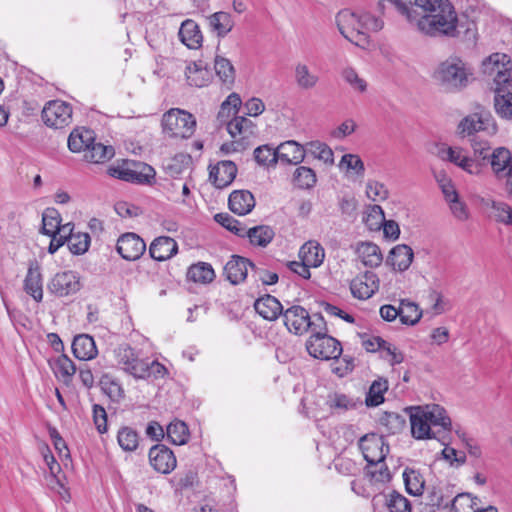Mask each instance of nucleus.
<instances>
[{
    "mask_svg": "<svg viewBox=\"0 0 512 512\" xmlns=\"http://www.w3.org/2000/svg\"><path fill=\"white\" fill-rule=\"evenodd\" d=\"M282 316L284 325L288 331L295 335H302L309 329H311L312 332L315 330L314 326L316 323L311 321L308 311L300 305L289 307L283 312Z\"/></svg>",
    "mask_w": 512,
    "mask_h": 512,
    "instance_id": "9",
    "label": "nucleus"
},
{
    "mask_svg": "<svg viewBox=\"0 0 512 512\" xmlns=\"http://www.w3.org/2000/svg\"><path fill=\"white\" fill-rule=\"evenodd\" d=\"M155 174L152 166L143 164L141 165V170L115 169L112 175L126 182L147 185L152 183Z\"/></svg>",
    "mask_w": 512,
    "mask_h": 512,
    "instance_id": "23",
    "label": "nucleus"
},
{
    "mask_svg": "<svg viewBox=\"0 0 512 512\" xmlns=\"http://www.w3.org/2000/svg\"><path fill=\"white\" fill-rule=\"evenodd\" d=\"M72 352L79 360L94 358L97 355L94 339L87 334L76 336L72 342Z\"/></svg>",
    "mask_w": 512,
    "mask_h": 512,
    "instance_id": "35",
    "label": "nucleus"
},
{
    "mask_svg": "<svg viewBox=\"0 0 512 512\" xmlns=\"http://www.w3.org/2000/svg\"><path fill=\"white\" fill-rule=\"evenodd\" d=\"M248 268L254 270V263L247 258L233 255L224 266V274L231 284L237 285L246 279Z\"/></svg>",
    "mask_w": 512,
    "mask_h": 512,
    "instance_id": "18",
    "label": "nucleus"
},
{
    "mask_svg": "<svg viewBox=\"0 0 512 512\" xmlns=\"http://www.w3.org/2000/svg\"><path fill=\"white\" fill-rule=\"evenodd\" d=\"M23 290L32 297V299L40 303L43 300V277L41 268L37 261L29 262L28 270L23 281Z\"/></svg>",
    "mask_w": 512,
    "mask_h": 512,
    "instance_id": "17",
    "label": "nucleus"
},
{
    "mask_svg": "<svg viewBox=\"0 0 512 512\" xmlns=\"http://www.w3.org/2000/svg\"><path fill=\"white\" fill-rule=\"evenodd\" d=\"M462 495L453 496V492L448 485L433 486L428 491V505L440 509H447L450 505H454Z\"/></svg>",
    "mask_w": 512,
    "mask_h": 512,
    "instance_id": "27",
    "label": "nucleus"
},
{
    "mask_svg": "<svg viewBox=\"0 0 512 512\" xmlns=\"http://www.w3.org/2000/svg\"><path fill=\"white\" fill-rule=\"evenodd\" d=\"M496 114L505 120H512V82L493 87Z\"/></svg>",
    "mask_w": 512,
    "mask_h": 512,
    "instance_id": "21",
    "label": "nucleus"
},
{
    "mask_svg": "<svg viewBox=\"0 0 512 512\" xmlns=\"http://www.w3.org/2000/svg\"><path fill=\"white\" fill-rule=\"evenodd\" d=\"M358 253L363 264L371 268L378 267L383 261L380 248L371 242L361 243L358 247Z\"/></svg>",
    "mask_w": 512,
    "mask_h": 512,
    "instance_id": "44",
    "label": "nucleus"
},
{
    "mask_svg": "<svg viewBox=\"0 0 512 512\" xmlns=\"http://www.w3.org/2000/svg\"><path fill=\"white\" fill-rule=\"evenodd\" d=\"M388 390V381L384 378L374 380L369 388L365 402L369 407H375L384 402V394Z\"/></svg>",
    "mask_w": 512,
    "mask_h": 512,
    "instance_id": "48",
    "label": "nucleus"
},
{
    "mask_svg": "<svg viewBox=\"0 0 512 512\" xmlns=\"http://www.w3.org/2000/svg\"><path fill=\"white\" fill-rule=\"evenodd\" d=\"M438 155L441 159L453 163L471 175H477L481 171L480 164L469 157L461 147L443 145L439 148Z\"/></svg>",
    "mask_w": 512,
    "mask_h": 512,
    "instance_id": "11",
    "label": "nucleus"
},
{
    "mask_svg": "<svg viewBox=\"0 0 512 512\" xmlns=\"http://www.w3.org/2000/svg\"><path fill=\"white\" fill-rule=\"evenodd\" d=\"M116 250L127 261L139 259L146 250V244L136 233L128 232L117 240Z\"/></svg>",
    "mask_w": 512,
    "mask_h": 512,
    "instance_id": "12",
    "label": "nucleus"
},
{
    "mask_svg": "<svg viewBox=\"0 0 512 512\" xmlns=\"http://www.w3.org/2000/svg\"><path fill=\"white\" fill-rule=\"evenodd\" d=\"M275 236V232L272 227L268 225H259L247 229L245 231V237H247L250 243L254 246L266 247Z\"/></svg>",
    "mask_w": 512,
    "mask_h": 512,
    "instance_id": "41",
    "label": "nucleus"
},
{
    "mask_svg": "<svg viewBox=\"0 0 512 512\" xmlns=\"http://www.w3.org/2000/svg\"><path fill=\"white\" fill-rule=\"evenodd\" d=\"M490 164L495 177H498L512 166L511 152L505 147L494 149L490 155Z\"/></svg>",
    "mask_w": 512,
    "mask_h": 512,
    "instance_id": "42",
    "label": "nucleus"
},
{
    "mask_svg": "<svg viewBox=\"0 0 512 512\" xmlns=\"http://www.w3.org/2000/svg\"><path fill=\"white\" fill-rule=\"evenodd\" d=\"M341 76L353 90L360 93H364L367 90V82L358 75L354 68H344L341 72Z\"/></svg>",
    "mask_w": 512,
    "mask_h": 512,
    "instance_id": "64",
    "label": "nucleus"
},
{
    "mask_svg": "<svg viewBox=\"0 0 512 512\" xmlns=\"http://www.w3.org/2000/svg\"><path fill=\"white\" fill-rule=\"evenodd\" d=\"M228 205L232 212L243 216L255 207V198L248 190H235L229 196Z\"/></svg>",
    "mask_w": 512,
    "mask_h": 512,
    "instance_id": "31",
    "label": "nucleus"
},
{
    "mask_svg": "<svg viewBox=\"0 0 512 512\" xmlns=\"http://www.w3.org/2000/svg\"><path fill=\"white\" fill-rule=\"evenodd\" d=\"M117 442L125 452H134L139 446L140 437L136 430L131 427L124 426L118 430Z\"/></svg>",
    "mask_w": 512,
    "mask_h": 512,
    "instance_id": "47",
    "label": "nucleus"
},
{
    "mask_svg": "<svg viewBox=\"0 0 512 512\" xmlns=\"http://www.w3.org/2000/svg\"><path fill=\"white\" fill-rule=\"evenodd\" d=\"M237 166L232 161H220L211 168L209 179L219 189L229 186L235 179Z\"/></svg>",
    "mask_w": 512,
    "mask_h": 512,
    "instance_id": "19",
    "label": "nucleus"
},
{
    "mask_svg": "<svg viewBox=\"0 0 512 512\" xmlns=\"http://www.w3.org/2000/svg\"><path fill=\"white\" fill-rule=\"evenodd\" d=\"M308 353L317 359L330 360L338 358L342 353L341 343L325 332H314L306 343Z\"/></svg>",
    "mask_w": 512,
    "mask_h": 512,
    "instance_id": "6",
    "label": "nucleus"
},
{
    "mask_svg": "<svg viewBox=\"0 0 512 512\" xmlns=\"http://www.w3.org/2000/svg\"><path fill=\"white\" fill-rule=\"evenodd\" d=\"M49 363L56 378L60 379L64 383H69L76 372L74 362L65 354H61Z\"/></svg>",
    "mask_w": 512,
    "mask_h": 512,
    "instance_id": "38",
    "label": "nucleus"
},
{
    "mask_svg": "<svg viewBox=\"0 0 512 512\" xmlns=\"http://www.w3.org/2000/svg\"><path fill=\"white\" fill-rule=\"evenodd\" d=\"M293 77L296 86L301 90H312L319 83V76L311 71L310 67L303 63L298 62L293 69Z\"/></svg>",
    "mask_w": 512,
    "mask_h": 512,
    "instance_id": "33",
    "label": "nucleus"
},
{
    "mask_svg": "<svg viewBox=\"0 0 512 512\" xmlns=\"http://www.w3.org/2000/svg\"><path fill=\"white\" fill-rule=\"evenodd\" d=\"M422 312L418 305L409 300H401L399 305V318L405 325H415L421 319Z\"/></svg>",
    "mask_w": 512,
    "mask_h": 512,
    "instance_id": "49",
    "label": "nucleus"
},
{
    "mask_svg": "<svg viewBox=\"0 0 512 512\" xmlns=\"http://www.w3.org/2000/svg\"><path fill=\"white\" fill-rule=\"evenodd\" d=\"M178 252L177 242L169 236L155 238L149 247L150 256L156 261H166Z\"/></svg>",
    "mask_w": 512,
    "mask_h": 512,
    "instance_id": "22",
    "label": "nucleus"
},
{
    "mask_svg": "<svg viewBox=\"0 0 512 512\" xmlns=\"http://www.w3.org/2000/svg\"><path fill=\"white\" fill-rule=\"evenodd\" d=\"M178 36L180 41L189 49H198L202 45L203 36L199 25L192 19L182 22Z\"/></svg>",
    "mask_w": 512,
    "mask_h": 512,
    "instance_id": "29",
    "label": "nucleus"
},
{
    "mask_svg": "<svg viewBox=\"0 0 512 512\" xmlns=\"http://www.w3.org/2000/svg\"><path fill=\"white\" fill-rule=\"evenodd\" d=\"M67 245L73 254H84L89 248L90 236L87 233H74L67 236Z\"/></svg>",
    "mask_w": 512,
    "mask_h": 512,
    "instance_id": "61",
    "label": "nucleus"
},
{
    "mask_svg": "<svg viewBox=\"0 0 512 512\" xmlns=\"http://www.w3.org/2000/svg\"><path fill=\"white\" fill-rule=\"evenodd\" d=\"M413 257L414 253L410 246L399 244L390 250L386 263L390 265L393 270L403 272L410 267Z\"/></svg>",
    "mask_w": 512,
    "mask_h": 512,
    "instance_id": "24",
    "label": "nucleus"
},
{
    "mask_svg": "<svg viewBox=\"0 0 512 512\" xmlns=\"http://www.w3.org/2000/svg\"><path fill=\"white\" fill-rule=\"evenodd\" d=\"M151 466L159 473L169 474L177 465L173 451L163 444L154 445L149 451Z\"/></svg>",
    "mask_w": 512,
    "mask_h": 512,
    "instance_id": "14",
    "label": "nucleus"
},
{
    "mask_svg": "<svg viewBox=\"0 0 512 512\" xmlns=\"http://www.w3.org/2000/svg\"><path fill=\"white\" fill-rule=\"evenodd\" d=\"M339 167L347 172L352 171L358 177L364 176V162L356 154H344L340 160Z\"/></svg>",
    "mask_w": 512,
    "mask_h": 512,
    "instance_id": "60",
    "label": "nucleus"
},
{
    "mask_svg": "<svg viewBox=\"0 0 512 512\" xmlns=\"http://www.w3.org/2000/svg\"><path fill=\"white\" fill-rule=\"evenodd\" d=\"M326 404L331 410H335L339 413L353 409L356 406V403L353 399L345 394L337 392L328 396Z\"/></svg>",
    "mask_w": 512,
    "mask_h": 512,
    "instance_id": "59",
    "label": "nucleus"
},
{
    "mask_svg": "<svg viewBox=\"0 0 512 512\" xmlns=\"http://www.w3.org/2000/svg\"><path fill=\"white\" fill-rule=\"evenodd\" d=\"M214 219L221 226L227 230L233 232L239 237H245L246 227L237 219L232 217L228 213H218L214 216Z\"/></svg>",
    "mask_w": 512,
    "mask_h": 512,
    "instance_id": "58",
    "label": "nucleus"
},
{
    "mask_svg": "<svg viewBox=\"0 0 512 512\" xmlns=\"http://www.w3.org/2000/svg\"><path fill=\"white\" fill-rule=\"evenodd\" d=\"M114 356L117 365L134 378L136 374L143 371L141 364L144 359H140L134 348L129 344L123 343L118 345L114 350Z\"/></svg>",
    "mask_w": 512,
    "mask_h": 512,
    "instance_id": "15",
    "label": "nucleus"
},
{
    "mask_svg": "<svg viewBox=\"0 0 512 512\" xmlns=\"http://www.w3.org/2000/svg\"><path fill=\"white\" fill-rule=\"evenodd\" d=\"M335 22L340 34L358 47H365L369 44V37L363 30L361 16L349 9L339 11Z\"/></svg>",
    "mask_w": 512,
    "mask_h": 512,
    "instance_id": "4",
    "label": "nucleus"
},
{
    "mask_svg": "<svg viewBox=\"0 0 512 512\" xmlns=\"http://www.w3.org/2000/svg\"><path fill=\"white\" fill-rule=\"evenodd\" d=\"M481 70L492 78L494 87L512 83V61L505 53H492L482 61Z\"/></svg>",
    "mask_w": 512,
    "mask_h": 512,
    "instance_id": "5",
    "label": "nucleus"
},
{
    "mask_svg": "<svg viewBox=\"0 0 512 512\" xmlns=\"http://www.w3.org/2000/svg\"><path fill=\"white\" fill-rule=\"evenodd\" d=\"M168 440L175 445H183L188 441L189 430L185 422L175 420L166 429Z\"/></svg>",
    "mask_w": 512,
    "mask_h": 512,
    "instance_id": "51",
    "label": "nucleus"
},
{
    "mask_svg": "<svg viewBox=\"0 0 512 512\" xmlns=\"http://www.w3.org/2000/svg\"><path fill=\"white\" fill-rule=\"evenodd\" d=\"M163 132L173 138H189L196 128L194 116L184 110L170 109L162 117Z\"/></svg>",
    "mask_w": 512,
    "mask_h": 512,
    "instance_id": "3",
    "label": "nucleus"
},
{
    "mask_svg": "<svg viewBox=\"0 0 512 512\" xmlns=\"http://www.w3.org/2000/svg\"><path fill=\"white\" fill-rule=\"evenodd\" d=\"M379 289V278L372 271H366L355 277L350 283V290L355 298L366 300Z\"/></svg>",
    "mask_w": 512,
    "mask_h": 512,
    "instance_id": "16",
    "label": "nucleus"
},
{
    "mask_svg": "<svg viewBox=\"0 0 512 512\" xmlns=\"http://www.w3.org/2000/svg\"><path fill=\"white\" fill-rule=\"evenodd\" d=\"M378 8L382 13H385L387 9H394L404 16L410 24L414 23L416 12H418V9L402 0H379Z\"/></svg>",
    "mask_w": 512,
    "mask_h": 512,
    "instance_id": "40",
    "label": "nucleus"
},
{
    "mask_svg": "<svg viewBox=\"0 0 512 512\" xmlns=\"http://www.w3.org/2000/svg\"><path fill=\"white\" fill-rule=\"evenodd\" d=\"M410 414L411 432L416 439H426L434 437L432 429L427 418L426 408L413 407Z\"/></svg>",
    "mask_w": 512,
    "mask_h": 512,
    "instance_id": "26",
    "label": "nucleus"
},
{
    "mask_svg": "<svg viewBox=\"0 0 512 512\" xmlns=\"http://www.w3.org/2000/svg\"><path fill=\"white\" fill-rule=\"evenodd\" d=\"M403 480L406 491L409 494L413 496H420L423 494L425 480L418 470L407 467L403 472Z\"/></svg>",
    "mask_w": 512,
    "mask_h": 512,
    "instance_id": "45",
    "label": "nucleus"
},
{
    "mask_svg": "<svg viewBox=\"0 0 512 512\" xmlns=\"http://www.w3.org/2000/svg\"><path fill=\"white\" fill-rule=\"evenodd\" d=\"M95 140L94 131L87 128L74 129L68 138V147L74 153H85Z\"/></svg>",
    "mask_w": 512,
    "mask_h": 512,
    "instance_id": "34",
    "label": "nucleus"
},
{
    "mask_svg": "<svg viewBox=\"0 0 512 512\" xmlns=\"http://www.w3.org/2000/svg\"><path fill=\"white\" fill-rule=\"evenodd\" d=\"M307 152L323 161L325 164H333L334 153L332 149L325 143L319 141H312L307 144Z\"/></svg>",
    "mask_w": 512,
    "mask_h": 512,
    "instance_id": "56",
    "label": "nucleus"
},
{
    "mask_svg": "<svg viewBox=\"0 0 512 512\" xmlns=\"http://www.w3.org/2000/svg\"><path fill=\"white\" fill-rule=\"evenodd\" d=\"M114 156V149L112 146H106L102 143H96L90 145L88 150L84 153V159L90 163H102L111 159Z\"/></svg>",
    "mask_w": 512,
    "mask_h": 512,
    "instance_id": "46",
    "label": "nucleus"
},
{
    "mask_svg": "<svg viewBox=\"0 0 512 512\" xmlns=\"http://www.w3.org/2000/svg\"><path fill=\"white\" fill-rule=\"evenodd\" d=\"M366 475L370 478L371 481L379 483H385L391 479V474L388 466L385 463V460L367 464Z\"/></svg>",
    "mask_w": 512,
    "mask_h": 512,
    "instance_id": "55",
    "label": "nucleus"
},
{
    "mask_svg": "<svg viewBox=\"0 0 512 512\" xmlns=\"http://www.w3.org/2000/svg\"><path fill=\"white\" fill-rule=\"evenodd\" d=\"M471 75L460 58L451 57L439 64L434 78L445 91L458 92L468 85Z\"/></svg>",
    "mask_w": 512,
    "mask_h": 512,
    "instance_id": "2",
    "label": "nucleus"
},
{
    "mask_svg": "<svg viewBox=\"0 0 512 512\" xmlns=\"http://www.w3.org/2000/svg\"><path fill=\"white\" fill-rule=\"evenodd\" d=\"M293 181L301 189H310L316 184L317 178L313 169L300 166L293 174Z\"/></svg>",
    "mask_w": 512,
    "mask_h": 512,
    "instance_id": "54",
    "label": "nucleus"
},
{
    "mask_svg": "<svg viewBox=\"0 0 512 512\" xmlns=\"http://www.w3.org/2000/svg\"><path fill=\"white\" fill-rule=\"evenodd\" d=\"M61 216L55 208H47L42 214L41 232L44 235L57 234L60 230Z\"/></svg>",
    "mask_w": 512,
    "mask_h": 512,
    "instance_id": "52",
    "label": "nucleus"
},
{
    "mask_svg": "<svg viewBox=\"0 0 512 512\" xmlns=\"http://www.w3.org/2000/svg\"><path fill=\"white\" fill-rule=\"evenodd\" d=\"M256 125L244 116H235L227 123V131L236 141L241 142L255 134Z\"/></svg>",
    "mask_w": 512,
    "mask_h": 512,
    "instance_id": "28",
    "label": "nucleus"
},
{
    "mask_svg": "<svg viewBox=\"0 0 512 512\" xmlns=\"http://www.w3.org/2000/svg\"><path fill=\"white\" fill-rule=\"evenodd\" d=\"M458 132L462 136L474 137L479 132L491 136L497 132V124L490 112L480 111L463 118L458 125Z\"/></svg>",
    "mask_w": 512,
    "mask_h": 512,
    "instance_id": "7",
    "label": "nucleus"
},
{
    "mask_svg": "<svg viewBox=\"0 0 512 512\" xmlns=\"http://www.w3.org/2000/svg\"><path fill=\"white\" fill-rule=\"evenodd\" d=\"M79 289V278L75 272L70 270L55 274L48 284V290L58 297L74 294Z\"/></svg>",
    "mask_w": 512,
    "mask_h": 512,
    "instance_id": "13",
    "label": "nucleus"
},
{
    "mask_svg": "<svg viewBox=\"0 0 512 512\" xmlns=\"http://www.w3.org/2000/svg\"><path fill=\"white\" fill-rule=\"evenodd\" d=\"M254 158L259 165H275L278 162L277 148L267 144L259 146L254 150Z\"/></svg>",
    "mask_w": 512,
    "mask_h": 512,
    "instance_id": "62",
    "label": "nucleus"
},
{
    "mask_svg": "<svg viewBox=\"0 0 512 512\" xmlns=\"http://www.w3.org/2000/svg\"><path fill=\"white\" fill-rule=\"evenodd\" d=\"M366 195L373 202H379L388 198L389 191L383 183L370 179L366 183Z\"/></svg>",
    "mask_w": 512,
    "mask_h": 512,
    "instance_id": "63",
    "label": "nucleus"
},
{
    "mask_svg": "<svg viewBox=\"0 0 512 512\" xmlns=\"http://www.w3.org/2000/svg\"><path fill=\"white\" fill-rule=\"evenodd\" d=\"M358 444L367 464L381 462L389 453V445L384 437L375 433L362 436Z\"/></svg>",
    "mask_w": 512,
    "mask_h": 512,
    "instance_id": "10",
    "label": "nucleus"
},
{
    "mask_svg": "<svg viewBox=\"0 0 512 512\" xmlns=\"http://www.w3.org/2000/svg\"><path fill=\"white\" fill-rule=\"evenodd\" d=\"M425 35L455 37L457 35L458 17L449 0H434L426 14L416 12L414 23Z\"/></svg>",
    "mask_w": 512,
    "mask_h": 512,
    "instance_id": "1",
    "label": "nucleus"
},
{
    "mask_svg": "<svg viewBox=\"0 0 512 512\" xmlns=\"http://www.w3.org/2000/svg\"><path fill=\"white\" fill-rule=\"evenodd\" d=\"M186 79L190 86L204 87L210 81L209 71L196 63H193L186 68Z\"/></svg>",
    "mask_w": 512,
    "mask_h": 512,
    "instance_id": "50",
    "label": "nucleus"
},
{
    "mask_svg": "<svg viewBox=\"0 0 512 512\" xmlns=\"http://www.w3.org/2000/svg\"><path fill=\"white\" fill-rule=\"evenodd\" d=\"M299 257L311 267L317 268L323 263L325 252L318 242L308 241L300 248Z\"/></svg>",
    "mask_w": 512,
    "mask_h": 512,
    "instance_id": "36",
    "label": "nucleus"
},
{
    "mask_svg": "<svg viewBox=\"0 0 512 512\" xmlns=\"http://www.w3.org/2000/svg\"><path fill=\"white\" fill-rule=\"evenodd\" d=\"M373 503H383L389 512H412L410 501L397 491L377 495L373 498Z\"/></svg>",
    "mask_w": 512,
    "mask_h": 512,
    "instance_id": "30",
    "label": "nucleus"
},
{
    "mask_svg": "<svg viewBox=\"0 0 512 512\" xmlns=\"http://www.w3.org/2000/svg\"><path fill=\"white\" fill-rule=\"evenodd\" d=\"M187 277L195 283L208 284L214 280L215 272L209 263L198 262L189 267Z\"/></svg>",
    "mask_w": 512,
    "mask_h": 512,
    "instance_id": "43",
    "label": "nucleus"
},
{
    "mask_svg": "<svg viewBox=\"0 0 512 512\" xmlns=\"http://www.w3.org/2000/svg\"><path fill=\"white\" fill-rule=\"evenodd\" d=\"M427 418L430 427L437 428L438 432L442 431H450L452 428L451 419L448 417L446 410L440 405L434 404L432 406L426 407Z\"/></svg>",
    "mask_w": 512,
    "mask_h": 512,
    "instance_id": "39",
    "label": "nucleus"
},
{
    "mask_svg": "<svg viewBox=\"0 0 512 512\" xmlns=\"http://www.w3.org/2000/svg\"><path fill=\"white\" fill-rule=\"evenodd\" d=\"M216 75L219 79L226 84H232L235 80V71L231 62L224 58L217 56L214 64Z\"/></svg>",
    "mask_w": 512,
    "mask_h": 512,
    "instance_id": "57",
    "label": "nucleus"
},
{
    "mask_svg": "<svg viewBox=\"0 0 512 512\" xmlns=\"http://www.w3.org/2000/svg\"><path fill=\"white\" fill-rule=\"evenodd\" d=\"M480 204L489 209V217L497 223L512 226V206L502 200L482 198Z\"/></svg>",
    "mask_w": 512,
    "mask_h": 512,
    "instance_id": "20",
    "label": "nucleus"
},
{
    "mask_svg": "<svg viewBox=\"0 0 512 512\" xmlns=\"http://www.w3.org/2000/svg\"><path fill=\"white\" fill-rule=\"evenodd\" d=\"M305 149L294 140L281 143L277 147L278 160L286 164L297 165L305 158Z\"/></svg>",
    "mask_w": 512,
    "mask_h": 512,
    "instance_id": "32",
    "label": "nucleus"
},
{
    "mask_svg": "<svg viewBox=\"0 0 512 512\" xmlns=\"http://www.w3.org/2000/svg\"><path fill=\"white\" fill-rule=\"evenodd\" d=\"M143 371L136 374V379H159L163 378L167 373L166 367L157 360L149 361L144 359L141 364Z\"/></svg>",
    "mask_w": 512,
    "mask_h": 512,
    "instance_id": "53",
    "label": "nucleus"
},
{
    "mask_svg": "<svg viewBox=\"0 0 512 512\" xmlns=\"http://www.w3.org/2000/svg\"><path fill=\"white\" fill-rule=\"evenodd\" d=\"M42 119L48 127L62 129L72 121V107L61 100L49 101L42 110Z\"/></svg>",
    "mask_w": 512,
    "mask_h": 512,
    "instance_id": "8",
    "label": "nucleus"
},
{
    "mask_svg": "<svg viewBox=\"0 0 512 512\" xmlns=\"http://www.w3.org/2000/svg\"><path fill=\"white\" fill-rule=\"evenodd\" d=\"M207 20L212 31L220 38L225 37L234 27L231 14L225 11L215 12Z\"/></svg>",
    "mask_w": 512,
    "mask_h": 512,
    "instance_id": "37",
    "label": "nucleus"
},
{
    "mask_svg": "<svg viewBox=\"0 0 512 512\" xmlns=\"http://www.w3.org/2000/svg\"><path fill=\"white\" fill-rule=\"evenodd\" d=\"M254 308L263 319L268 321L276 320L284 312L280 301L270 294L258 298L254 303Z\"/></svg>",
    "mask_w": 512,
    "mask_h": 512,
    "instance_id": "25",
    "label": "nucleus"
}]
</instances>
